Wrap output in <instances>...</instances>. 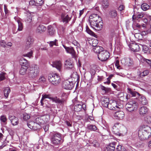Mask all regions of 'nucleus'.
I'll return each instance as SVG.
<instances>
[{
  "mask_svg": "<svg viewBox=\"0 0 151 151\" xmlns=\"http://www.w3.org/2000/svg\"><path fill=\"white\" fill-rule=\"evenodd\" d=\"M68 95V94L66 93L63 92L62 93L61 97H63L64 98H66L67 97Z\"/></svg>",
  "mask_w": 151,
  "mask_h": 151,
  "instance_id": "64",
  "label": "nucleus"
},
{
  "mask_svg": "<svg viewBox=\"0 0 151 151\" xmlns=\"http://www.w3.org/2000/svg\"><path fill=\"white\" fill-rule=\"evenodd\" d=\"M23 119L25 120H27L30 118V116L27 114L25 113L23 114Z\"/></svg>",
  "mask_w": 151,
  "mask_h": 151,
  "instance_id": "47",
  "label": "nucleus"
},
{
  "mask_svg": "<svg viewBox=\"0 0 151 151\" xmlns=\"http://www.w3.org/2000/svg\"><path fill=\"white\" fill-rule=\"evenodd\" d=\"M121 124L117 122L114 124L112 127V131L114 134L119 136H123L125 135L127 132L126 129L123 127L124 131L122 132L119 131V129L121 127Z\"/></svg>",
  "mask_w": 151,
  "mask_h": 151,
  "instance_id": "3",
  "label": "nucleus"
},
{
  "mask_svg": "<svg viewBox=\"0 0 151 151\" xmlns=\"http://www.w3.org/2000/svg\"><path fill=\"white\" fill-rule=\"evenodd\" d=\"M109 101L108 98H105L102 101V104L105 107L108 108L109 104Z\"/></svg>",
  "mask_w": 151,
  "mask_h": 151,
  "instance_id": "31",
  "label": "nucleus"
},
{
  "mask_svg": "<svg viewBox=\"0 0 151 151\" xmlns=\"http://www.w3.org/2000/svg\"><path fill=\"white\" fill-rule=\"evenodd\" d=\"M4 11L6 14H7L8 13L9 11L8 10L7 6L6 4L4 5Z\"/></svg>",
  "mask_w": 151,
  "mask_h": 151,
  "instance_id": "63",
  "label": "nucleus"
},
{
  "mask_svg": "<svg viewBox=\"0 0 151 151\" xmlns=\"http://www.w3.org/2000/svg\"><path fill=\"white\" fill-rule=\"evenodd\" d=\"M114 116L116 119H121L124 117V114L123 111H120L115 112Z\"/></svg>",
  "mask_w": 151,
  "mask_h": 151,
  "instance_id": "15",
  "label": "nucleus"
},
{
  "mask_svg": "<svg viewBox=\"0 0 151 151\" xmlns=\"http://www.w3.org/2000/svg\"><path fill=\"white\" fill-rule=\"evenodd\" d=\"M108 108L110 109L115 110L116 109L119 108V107L116 101L110 100Z\"/></svg>",
  "mask_w": 151,
  "mask_h": 151,
  "instance_id": "13",
  "label": "nucleus"
},
{
  "mask_svg": "<svg viewBox=\"0 0 151 151\" xmlns=\"http://www.w3.org/2000/svg\"><path fill=\"white\" fill-rule=\"evenodd\" d=\"M129 47L131 50L134 52H137L140 50V48L138 44L133 43L130 45Z\"/></svg>",
  "mask_w": 151,
  "mask_h": 151,
  "instance_id": "16",
  "label": "nucleus"
},
{
  "mask_svg": "<svg viewBox=\"0 0 151 151\" xmlns=\"http://www.w3.org/2000/svg\"><path fill=\"white\" fill-rule=\"evenodd\" d=\"M70 76L74 79V81H79V77L76 72L73 73Z\"/></svg>",
  "mask_w": 151,
  "mask_h": 151,
  "instance_id": "33",
  "label": "nucleus"
},
{
  "mask_svg": "<svg viewBox=\"0 0 151 151\" xmlns=\"http://www.w3.org/2000/svg\"><path fill=\"white\" fill-rule=\"evenodd\" d=\"M151 135V129L148 126L143 125L139 128L138 132V136L142 140H147Z\"/></svg>",
  "mask_w": 151,
  "mask_h": 151,
  "instance_id": "2",
  "label": "nucleus"
},
{
  "mask_svg": "<svg viewBox=\"0 0 151 151\" xmlns=\"http://www.w3.org/2000/svg\"><path fill=\"white\" fill-rule=\"evenodd\" d=\"M29 71L28 73V76L30 78H34L38 75L40 71L39 68L37 67H29Z\"/></svg>",
  "mask_w": 151,
  "mask_h": 151,
  "instance_id": "7",
  "label": "nucleus"
},
{
  "mask_svg": "<svg viewBox=\"0 0 151 151\" xmlns=\"http://www.w3.org/2000/svg\"><path fill=\"white\" fill-rule=\"evenodd\" d=\"M65 65L67 66H70V65H72V64L71 63L70 60H65Z\"/></svg>",
  "mask_w": 151,
  "mask_h": 151,
  "instance_id": "60",
  "label": "nucleus"
},
{
  "mask_svg": "<svg viewBox=\"0 0 151 151\" xmlns=\"http://www.w3.org/2000/svg\"><path fill=\"white\" fill-rule=\"evenodd\" d=\"M109 53L106 50L101 51L100 52L98 55V58L102 61L106 60L109 57Z\"/></svg>",
  "mask_w": 151,
  "mask_h": 151,
  "instance_id": "8",
  "label": "nucleus"
},
{
  "mask_svg": "<svg viewBox=\"0 0 151 151\" xmlns=\"http://www.w3.org/2000/svg\"><path fill=\"white\" fill-rule=\"evenodd\" d=\"M92 49L94 52L96 53L98 55L100 52L103 49V48L101 46L97 45L93 47Z\"/></svg>",
  "mask_w": 151,
  "mask_h": 151,
  "instance_id": "26",
  "label": "nucleus"
},
{
  "mask_svg": "<svg viewBox=\"0 0 151 151\" xmlns=\"http://www.w3.org/2000/svg\"><path fill=\"white\" fill-rule=\"evenodd\" d=\"M139 100L140 103L142 105H146L147 103L146 98L142 95H140L139 97Z\"/></svg>",
  "mask_w": 151,
  "mask_h": 151,
  "instance_id": "23",
  "label": "nucleus"
},
{
  "mask_svg": "<svg viewBox=\"0 0 151 151\" xmlns=\"http://www.w3.org/2000/svg\"><path fill=\"white\" fill-rule=\"evenodd\" d=\"M42 98L43 99H45L46 98H47L52 101V99L53 98V97H52V96L50 95H47L45 94L44 95H42Z\"/></svg>",
  "mask_w": 151,
  "mask_h": 151,
  "instance_id": "43",
  "label": "nucleus"
},
{
  "mask_svg": "<svg viewBox=\"0 0 151 151\" xmlns=\"http://www.w3.org/2000/svg\"><path fill=\"white\" fill-rule=\"evenodd\" d=\"M148 109L145 106L141 107L139 109V113L141 115L146 114L148 113Z\"/></svg>",
  "mask_w": 151,
  "mask_h": 151,
  "instance_id": "25",
  "label": "nucleus"
},
{
  "mask_svg": "<svg viewBox=\"0 0 151 151\" xmlns=\"http://www.w3.org/2000/svg\"><path fill=\"white\" fill-rule=\"evenodd\" d=\"M28 127L30 129L34 130H37L41 128L40 125L33 121H29L27 123Z\"/></svg>",
  "mask_w": 151,
  "mask_h": 151,
  "instance_id": "10",
  "label": "nucleus"
},
{
  "mask_svg": "<svg viewBox=\"0 0 151 151\" xmlns=\"http://www.w3.org/2000/svg\"><path fill=\"white\" fill-rule=\"evenodd\" d=\"M109 14L112 18H114L117 16L116 11L115 10H112L111 11Z\"/></svg>",
  "mask_w": 151,
  "mask_h": 151,
  "instance_id": "44",
  "label": "nucleus"
},
{
  "mask_svg": "<svg viewBox=\"0 0 151 151\" xmlns=\"http://www.w3.org/2000/svg\"><path fill=\"white\" fill-rule=\"evenodd\" d=\"M32 55V51H31L30 52L28 53H27L24 55L25 56H27L30 58Z\"/></svg>",
  "mask_w": 151,
  "mask_h": 151,
  "instance_id": "61",
  "label": "nucleus"
},
{
  "mask_svg": "<svg viewBox=\"0 0 151 151\" xmlns=\"http://www.w3.org/2000/svg\"><path fill=\"white\" fill-rule=\"evenodd\" d=\"M32 16L30 12H27L25 21L27 24H30L32 21Z\"/></svg>",
  "mask_w": 151,
  "mask_h": 151,
  "instance_id": "20",
  "label": "nucleus"
},
{
  "mask_svg": "<svg viewBox=\"0 0 151 151\" xmlns=\"http://www.w3.org/2000/svg\"><path fill=\"white\" fill-rule=\"evenodd\" d=\"M82 105L81 104H78L75 106L74 110L77 112L81 111L83 108Z\"/></svg>",
  "mask_w": 151,
  "mask_h": 151,
  "instance_id": "38",
  "label": "nucleus"
},
{
  "mask_svg": "<svg viewBox=\"0 0 151 151\" xmlns=\"http://www.w3.org/2000/svg\"><path fill=\"white\" fill-rule=\"evenodd\" d=\"M138 107V104L135 100H132L127 103L126 105V108L129 112L135 111Z\"/></svg>",
  "mask_w": 151,
  "mask_h": 151,
  "instance_id": "5",
  "label": "nucleus"
},
{
  "mask_svg": "<svg viewBox=\"0 0 151 151\" xmlns=\"http://www.w3.org/2000/svg\"><path fill=\"white\" fill-rule=\"evenodd\" d=\"M52 66H61L62 63L60 60H56L52 62Z\"/></svg>",
  "mask_w": 151,
  "mask_h": 151,
  "instance_id": "39",
  "label": "nucleus"
},
{
  "mask_svg": "<svg viewBox=\"0 0 151 151\" xmlns=\"http://www.w3.org/2000/svg\"><path fill=\"white\" fill-rule=\"evenodd\" d=\"M5 73H2L0 74V81H3L5 79Z\"/></svg>",
  "mask_w": 151,
  "mask_h": 151,
  "instance_id": "55",
  "label": "nucleus"
},
{
  "mask_svg": "<svg viewBox=\"0 0 151 151\" xmlns=\"http://www.w3.org/2000/svg\"><path fill=\"white\" fill-rule=\"evenodd\" d=\"M149 18L150 20L149 21L150 24V27L148 29H147L144 31V32H145L146 34H147L151 33V16H149Z\"/></svg>",
  "mask_w": 151,
  "mask_h": 151,
  "instance_id": "41",
  "label": "nucleus"
},
{
  "mask_svg": "<svg viewBox=\"0 0 151 151\" xmlns=\"http://www.w3.org/2000/svg\"><path fill=\"white\" fill-rule=\"evenodd\" d=\"M121 63L126 66H131L134 65L133 60L129 58H124L122 59Z\"/></svg>",
  "mask_w": 151,
  "mask_h": 151,
  "instance_id": "11",
  "label": "nucleus"
},
{
  "mask_svg": "<svg viewBox=\"0 0 151 151\" xmlns=\"http://www.w3.org/2000/svg\"><path fill=\"white\" fill-rule=\"evenodd\" d=\"M61 17L63 22L67 23L70 20V18L68 15L65 14H62Z\"/></svg>",
  "mask_w": 151,
  "mask_h": 151,
  "instance_id": "22",
  "label": "nucleus"
},
{
  "mask_svg": "<svg viewBox=\"0 0 151 151\" xmlns=\"http://www.w3.org/2000/svg\"><path fill=\"white\" fill-rule=\"evenodd\" d=\"M149 73V71L147 70H146L144 71L143 72L140 73V76L141 77H144L147 75Z\"/></svg>",
  "mask_w": 151,
  "mask_h": 151,
  "instance_id": "48",
  "label": "nucleus"
},
{
  "mask_svg": "<svg viewBox=\"0 0 151 151\" xmlns=\"http://www.w3.org/2000/svg\"><path fill=\"white\" fill-rule=\"evenodd\" d=\"M50 118V116L48 115H47L45 116H44L42 117V119L44 120V122H47L48 121Z\"/></svg>",
  "mask_w": 151,
  "mask_h": 151,
  "instance_id": "51",
  "label": "nucleus"
},
{
  "mask_svg": "<svg viewBox=\"0 0 151 151\" xmlns=\"http://www.w3.org/2000/svg\"><path fill=\"white\" fill-rule=\"evenodd\" d=\"M117 151H124V147L121 145H119L117 146L116 148Z\"/></svg>",
  "mask_w": 151,
  "mask_h": 151,
  "instance_id": "50",
  "label": "nucleus"
},
{
  "mask_svg": "<svg viewBox=\"0 0 151 151\" xmlns=\"http://www.w3.org/2000/svg\"><path fill=\"white\" fill-rule=\"evenodd\" d=\"M47 43L49 44L50 47H52L54 45L57 46H58V40L55 39L53 41H50L47 42Z\"/></svg>",
  "mask_w": 151,
  "mask_h": 151,
  "instance_id": "30",
  "label": "nucleus"
},
{
  "mask_svg": "<svg viewBox=\"0 0 151 151\" xmlns=\"http://www.w3.org/2000/svg\"><path fill=\"white\" fill-rule=\"evenodd\" d=\"M86 31L90 35H92L94 34L93 32L91 31L90 29H89L87 27L86 28Z\"/></svg>",
  "mask_w": 151,
  "mask_h": 151,
  "instance_id": "58",
  "label": "nucleus"
},
{
  "mask_svg": "<svg viewBox=\"0 0 151 151\" xmlns=\"http://www.w3.org/2000/svg\"><path fill=\"white\" fill-rule=\"evenodd\" d=\"M87 128L90 130L92 131H95L97 129L96 126L90 124L88 125Z\"/></svg>",
  "mask_w": 151,
  "mask_h": 151,
  "instance_id": "42",
  "label": "nucleus"
},
{
  "mask_svg": "<svg viewBox=\"0 0 151 151\" xmlns=\"http://www.w3.org/2000/svg\"><path fill=\"white\" fill-rule=\"evenodd\" d=\"M115 142H112L110 143L109 145L106 147L107 151H114L115 148Z\"/></svg>",
  "mask_w": 151,
  "mask_h": 151,
  "instance_id": "21",
  "label": "nucleus"
},
{
  "mask_svg": "<svg viewBox=\"0 0 151 151\" xmlns=\"http://www.w3.org/2000/svg\"><path fill=\"white\" fill-rule=\"evenodd\" d=\"M62 86L64 89L70 90L73 88L74 84L73 82L66 80L63 82Z\"/></svg>",
  "mask_w": 151,
  "mask_h": 151,
  "instance_id": "9",
  "label": "nucleus"
},
{
  "mask_svg": "<svg viewBox=\"0 0 151 151\" xmlns=\"http://www.w3.org/2000/svg\"><path fill=\"white\" fill-rule=\"evenodd\" d=\"M15 20L17 22L18 24V28L17 29V31H22L23 28V24L21 22V19H19L17 17H15L14 18Z\"/></svg>",
  "mask_w": 151,
  "mask_h": 151,
  "instance_id": "17",
  "label": "nucleus"
},
{
  "mask_svg": "<svg viewBox=\"0 0 151 151\" xmlns=\"http://www.w3.org/2000/svg\"><path fill=\"white\" fill-rule=\"evenodd\" d=\"M4 93L5 97L7 98L9 95V93L10 92V90L9 87H6L4 89Z\"/></svg>",
  "mask_w": 151,
  "mask_h": 151,
  "instance_id": "37",
  "label": "nucleus"
},
{
  "mask_svg": "<svg viewBox=\"0 0 151 151\" xmlns=\"http://www.w3.org/2000/svg\"><path fill=\"white\" fill-rule=\"evenodd\" d=\"M142 50L144 53L147 54H149L150 53V51L149 48L146 45H142Z\"/></svg>",
  "mask_w": 151,
  "mask_h": 151,
  "instance_id": "32",
  "label": "nucleus"
},
{
  "mask_svg": "<svg viewBox=\"0 0 151 151\" xmlns=\"http://www.w3.org/2000/svg\"><path fill=\"white\" fill-rule=\"evenodd\" d=\"M29 4L31 6L35 5L37 6V5L36 4L35 1L34 0H30L29 2Z\"/></svg>",
  "mask_w": 151,
  "mask_h": 151,
  "instance_id": "59",
  "label": "nucleus"
},
{
  "mask_svg": "<svg viewBox=\"0 0 151 151\" xmlns=\"http://www.w3.org/2000/svg\"><path fill=\"white\" fill-rule=\"evenodd\" d=\"M72 43L74 45L76 46V47H79L80 46V44L78 42L75 40H73L72 41Z\"/></svg>",
  "mask_w": 151,
  "mask_h": 151,
  "instance_id": "52",
  "label": "nucleus"
},
{
  "mask_svg": "<svg viewBox=\"0 0 151 151\" xmlns=\"http://www.w3.org/2000/svg\"><path fill=\"white\" fill-rule=\"evenodd\" d=\"M89 22L91 27L97 30H100L103 28V22L102 19L97 14H93L89 17Z\"/></svg>",
  "mask_w": 151,
  "mask_h": 151,
  "instance_id": "1",
  "label": "nucleus"
},
{
  "mask_svg": "<svg viewBox=\"0 0 151 151\" xmlns=\"http://www.w3.org/2000/svg\"><path fill=\"white\" fill-rule=\"evenodd\" d=\"M1 121L3 122H4L7 120L6 118L5 115H2L1 116L0 118Z\"/></svg>",
  "mask_w": 151,
  "mask_h": 151,
  "instance_id": "57",
  "label": "nucleus"
},
{
  "mask_svg": "<svg viewBox=\"0 0 151 151\" xmlns=\"http://www.w3.org/2000/svg\"><path fill=\"white\" fill-rule=\"evenodd\" d=\"M141 8L143 10L146 11L150 9V6L147 3H144L142 4Z\"/></svg>",
  "mask_w": 151,
  "mask_h": 151,
  "instance_id": "29",
  "label": "nucleus"
},
{
  "mask_svg": "<svg viewBox=\"0 0 151 151\" xmlns=\"http://www.w3.org/2000/svg\"><path fill=\"white\" fill-rule=\"evenodd\" d=\"M48 79L49 81L52 84L56 85L59 83L60 78L59 75L55 73H52L49 74Z\"/></svg>",
  "mask_w": 151,
  "mask_h": 151,
  "instance_id": "4",
  "label": "nucleus"
},
{
  "mask_svg": "<svg viewBox=\"0 0 151 151\" xmlns=\"http://www.w3.org/2000/svg\"><path fill=\"white\" fill-rule=\"evenodd\" d=\"M115 65V66H120V63L119 61L117 59H116L114 62L112 64V65L113 66Z\"/></svg>",
  "mask_w": 151,
  "mask_h": 151,
  "instance_id": "49",
  "label": "nucleus"
},
{
  "mask_svg": "<svg viewBox=\"0 0 151 151\" xmlns=\"http://www.w3.org/2000/svg\"><path fill=\"white\" fill-rule=\"evenodd\" d=\"M145 120L148 123H151V116H147L145 118Z\"/></svg>",
  "mask_w": 151,
  "mask_h": 151,
  "instance_id": "46",
  "label": "nucleus"
},
{
  "mask_svg": "<svg viewBox=\"0 0 151 151\" xmlns=\"http://www.w3.org/2000/svg\"><path fill=\"white\" fill-rule=\"evenodd\" d=\"M46 28L44 25L41 24L39 25L36 29V32L37 33H42L46 30Z\"/></svg>",
  "mask_w": 151,
  "mask_h": 151,
  "instance_id": "19",
  "label": "nucleus"
},
{
  "mask_svg": "<svg viewBox=\"0 0 151 151\" xmlns=\"http://www.w3.org/2000/svg\"><path fill=\"white\" fill-rule=\"evenodd\" d=\"M51 143L54 145L59 144L61 141V135L58 132H54L52 134L51 139Z\"/></svg>",
  "mask_w": 151,
  "mask_h": 151,
  "instance_id": "6",
  "label": "nucleus"
},
{
  "mask_svg": "<svg viewBox=\"0 0 151 151\" xmlns=\"http://www.w3.org/2000/svg\"><path fill=\"white\" fill-rule=\"evenodd\" d=\"M127 92L129 93L132 95V96L136 97L137 96H139L140 95L138 93L135 91H133L132 89L130 88H127Z\"/></svg>",
  "mask_w": 151,
  "mask_h": 151,
  "instance_id": "27",
  "label": "nucleus"
},
{
  "mask_svg": "<svg viewBox=\"0 0 151 151\" xmlns=\"http://www.w3.org/2000/svg\"><path fill=\"white\" fill-rule=\"evenodd\" d=\"M108 0H103L101 3V5L103 8H106L109 6Z\"/></svg>",
  "mask_w": 151,
  "mask_h": 151,
  "instance_id": "40",
  "label": "nucleus"
},
{
  "mask_svg": "<svg viewBox=\"0 0 151 151\" xmlns=\"http://www.w3.org/2000/svg\"><path fill=\"white\" fill-rule=\"evenodd\" d=\"M46 79L44 76H41L39 79V81L40 82H44L45 81Z\"/></svg>",
  "mask_w": 151,
  "mask_h": 151,
  "instance_id": "54",
  "label": "nucleus"
},
{
  "mask_svg": "<svg viewBox=\"0 0 151 151\" xmlns=\"http://www.w3.org/2000/svg\"><path fill=\"white\" fill-rule=\"evenodd\" d=\"M98 43V40L96 39H92L89 41V43L93 47L97 46Z\"/></svg>",
  "mask_w": 151,
  "mask_h": 151,
  "instance_id": "34",
  "label": "nucleus"
},
{
  "mask_svg": "<svg viewBox=\"0 0 151 151\" xmlns=\"http://www.w3.org/2000/svg\"><path fill=\"white\" fill-rule=\"evenodd\" d=\"M34 40L30 37H28L27 39L25 44V47L27 49H29L31 47L33 43Z\"/></svg>",
  "mask_w": 151,
  "mask_h": 151,
  "instance_id": "14",
  "label": "nucleus"
},
{
  "mask_svg": "<svg viewBox=\"0 0 151 151\" xmlns=\"http://www.w3.org/2000/svg\"><path fill=\"white\" fill-rule=\"evenodd\" d=\"M19 63L21 66H27L29 65L28 61L24 58L20 59Z\"/></svg>",
  "mask_w": 151,
  "mask_h": 151,
  "instance_id": "28",
  "label": "nucleus"
},
{
  "mask_svg": "<svg viewBox=\"0 0 151 151\" xmlns=\"http://www.w3.org/2000/svg\"><path fill=\"white\" fill-rule=\"evenodd\" d=\"M9 119L11 121V122L13 125H15L18 124V118L13 116H9Z\"/></svg>",
  "mask_w": 151,
  "mask_h": 151,
  "instance_id": "18",
  "label": "nucleus"
},
{
  "mask_svg": "<svg viewBox=\"0 0 151 151\" xmlns=\"http://www.w3.org/2000/svg\"><path fill=\"white\" fill-rule=\"evenodd\" d=\"M63 46L67 53L71 54L73 58L76 57V52L73 47H67L63 45Z\"/></svg>",
  "mask_w": 151,
  "mask_h": 151,
  "instance_id": "12",
  "label": "nucleus"
},
{
  "mask_svg": "<svg viewBox=\"0 0 151 151\" xmlns=\"http://www.w3.org/2000/svg\"><path fill=\"white\" fill-rule=\"evenodd\" d=\"M48 30L49 34L50 36H53L55 35V30L53 27L51 26L49 27Z\"/></svg>",
  "mask_w": 151,
  "mask_h": 151,
  "instance_id": "35",
  "label": "nucleus"
},
{
  "mask_svg": "<svg viewBox=\"0 0 151 151\" xmlns=\"http://www.w3.org/2000/svg\"><path fill=\"white\" fill-rule=\"evenodd\" d=\"M0 44L1 46L5 47L6 45V43L4 40H1L0 42Z\"/></svg>",
  "mask_w": 151,
  "mask_h": 151,
  "instance_id": "62",
  "label": "nucleus"
},
{
  "mask_svg": "<svg viewBox=\"0 0 151 151\" xmlns=\"http://www.w3.org/2000/svg\"><path fill=\"white\" fill-rule=\"evenodd\" d=\"M144 16L143 14L141 13H138L136 15L135 18H139L143 17Z\"/></svg>",
  "mask_w": 151,
  "mask_h": 151,
  "instance_id": "56",
  "label": "nucleus"
},
{
  "mask_svg": "<svg viewBox=\"0 0 151 151\" xmlns=\"http://www.w3.org/2000/svg\"><path fill=\"white\" fill-rule=\"evenodd\" d=\"M144 61L145 64L148 66H151V60L144 58Z\"/></svg>",
  "mask_w": 151,
  "mask_h": 151,
  "instance_id": "45",
  "label": "nucleus"
},
{
  "mask_svg": "<svg viewBox=\"0 0 151 151\" xmlns=\"http://www.w3.org/2000/svg\"><path fill=\"white\" fill-rule=\"evenodd\" d=\"M37 6H41L43 3L42 0H35Z\"/></svg>",
  "mask_w": 151,
  "mask_h": 151,
  "instance_id": "53",
  "label": "nucleus"
},
{
  "mask_svg": "<svg viewBox=\"0 0 151 151\" xmlns=\"http://www.w3.org/2000/svg\"><path fill=\"white\" fill-rule=\"evenodd\" d=\"M27 69H28L27 67H22L19 71L20 74L22 75H24L26 73Z\"/></svg>",
  "mask_w": 151,
  "mask_h": 151,
  "instance_id": "36",
  "label": "nucleus"
},
{
  "mask_svg": "<svg viewBox=\"0 0 151 151\" xmlns=\"http://www.w3.org/2000/svg\"><path fill=\"white\" fill-rule=\"evenodd\" d=\"M52 101L59 105L63 104H64V99H61L57 97L53 98Z\"/></svg>",
  "mask_w": 151,
  "mask_h": 151,
  "instance_id": "24",
  "label": "nucleus"
}]
</instances>
